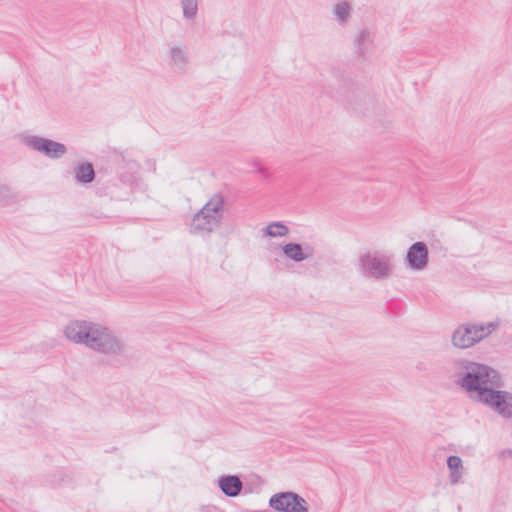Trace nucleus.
I'll return each instance as SVG.
<instances>
[{
	"instance_id": "obj_5",
	"label": "nucleus",
	"mask_w": 512,
	"mask_h": 512,
	"mask_svg": "<svg viewBox=\"0 0 512 512\" xmlns=\"http://www.w3.org/2000/svg\"><path fill=\"white\" fill-rule=\"evenodd\" d=\"M359 268L369 278L387 279L393 273L392 256L380 251H368L360 255Z\"/></svg>"
},
{
	"instance_id": "obj_2",
	"label": "nucleus",
	"mask_w": 512,
	"mask_h": 512,
	"mask_svg": "<svg viewBox=\"0 0 512 512\" xmlns=\"http://www.w3.org/2000/svg\"><path fill=\"white\" fill-rule=\"evenodd\" d=\"M459 366L462 371L458 373L457 383L473 401L479 402L493 388L502 386L500 375L488 365L462 360Z\"/></svg>"
},
{
	"instance_id": "obj_10",
	"label": "nucleus",
	"mask_w": 512,
	"mask_h": 512,
	"mask_svg": "<svg viewBox=\"0 0 512 512\" xmlns=\"http://www.w3.org/2000/svg\"><path fill=\"white\" fill-rule=\"evenodd\" d=\"M218 486L225 495L235 497L241 492L243 484L237 476H224L218 480Z\"/></svg>"
},
{
	"instance_id": "obj_6",
	"label": "nucleus",
	"mask_w": 512,
	"mask_h": 512,
	"mask_svg": "<svg viewBox=\"0 0 512 512\" xmlns=\"http://www.w3.org/2000/svg\"><path fill=\"white\" fill-rule=\"evenodd\" d=\"M479 403L486 405L503 418H512V393L493 388Z\"/></svg>"
},
{
	"instance_id": "obj_14",
	"label": "nucleus",
	"mask_w": 512,
	"mask_h": 512,
	"mask_svg": "<svg viewBox=\"0 0 512 512\" xmlns=\"http://www.w3.org/2000/svg\"><path fill=\"white\" fill-rule=\"evenodd\" d=\"M262 231L265 237L276 238L288 235L289 228L282 222H272L263 228Z\"/></svg>"
},
{
	"instance_id": "obj_15",
	"label": "nucleus",
	"mask_w": 512,
	"mask_h": 512,
	"mask_svg": "<svg viewBox=\"0 0 512 512\" xmlns=\"http://www.w3.org/2000/svg\"><path fill=\"white\" fill-rule=\"evenodd\" d=\"M373 39L368 31H361L355 40L358 53L364 56L370 49Z\"/></svg>"
},
{
	"instance_id": "obj_1",
	"label": "nucleus",
	"mask_w": 512,
	"mask_h": 512,
	"mask_svg": "<svg viewBox=\"0 0 512 512\" xmlns=\"http://www.w3.org/2000/svg\"><path fill=\"white\" fill-rule=\"evenodd\" d=\"M65 337L75 343L106 355L125 353L124 342L109 328L86 320H73L64 327Z\"/></svg>"
},
{
	"instance_id": "obj_12",
	"label": "nucleus",
	"mask_w": 512,
	"mask_h": 512,
	"mask_svg": "<svg viewBox=\"0 0 512 512\" xmlns=\"http://www.w3.org/2000/svg\"><path fill=\"white\" fill-rule=\"evenodd\" d=\"M171 64L179 71H184L188 64V56L186 51L179 47L173 46L169 51Z\"/></svg>"
},
{
	"instance_id": "obj_7",
	"label": "nucleus",
	"mask_w": 512,
	"mask_h": 512,
	"mask_svg": "<svg viewBox=\"0 0 512 512\" xmlns=\"http://www.w3.org/2000/svg\"><path fill=\"white\" fill-rule=\"evenodd\" d=\"M269 505L281 512H308L307 501L294 492L274 494L269 500Z\"/></svg>"
},
{
	"instance_id": "obj_18",
	"label": "nucleus",
	"mask_w": 512,
	"mask_h": 512,
	"mask_svg": "<svg viewBox=\"0 0 512 512\" xmlns=\"http://www.w3.org/2000/svg\"><path fill=\"white\" fill-rule=\"evenodd\" d=\"M349 13L350 6L347 2H341L335 6V15L339 21H346L347 18L349 17Z\"/></svg>"
},
{
	"instance_id": "obj_16",
	"label": "nucleus",
	"mask_w": 512,
	"mask_h": 512,
	"mask_svg": "<svg viewBox=\"0 0 512 512\" xmlns=\"http://www.w3.org/2000/svg\"><path fill=\"white\" fill-rule=\"evenodd\" d=\"M75 174L77 181L80 183H89L95 176L93 166L89 163L79 165L75 170Z\"/></svg>"
},
{
	"instance_id": "obj_20",
	"label": "nucleus",
	"mask_w": 512,
	"mask_h": 512,
	"mask_svg": "<svg viewBox=\"0 0 512 512\" xmlns=\"http://www.w3.org/2000/svg\"><path fill=\"white\" fill-rule=\"evenodd\" d=\"M200 512H220L216 507H202Z\"/></svg>"
},
{
	"instance_id": "obj_9",
	"label": "nucleus",
	"mask_w": 512,
	"mask_h": 512,
	"mask_svg": "<svg viewBox=\"0 0 512 512\" xmlns=\"http://www.w3.org/2000/svg\"><path fill=\"white\" fill-rule=\"evenodd\" d=\"M28 145L51 158H58L66 153L64 144L37 136L30 137Z\"/></svg>"
},
{
	"instance_id": "obj_11",
	"label": "nucleus",
	"mask_w": 512,
	"mask_h": 512,
	"mask_svg": "<svg viewBox=\"0 0 512 512\" xmlns=\"http://www.w3.org/2000/svg\"><path fill=\"white\" fill-rule=\"evenodd\" d=\"M283 253L287 258L294 260L295 262H301L312 256V250L306 248L307 252H304L302 246L297 243H289L283 246Z\"/></svg>"
},
{
	"instance_id": "obj_13",
	"label": "nucleus",
	"mask_w": 512,
	"mask_h": 512,
	"mask_svg": "<svg viewBox=\"0 0 512 512\" xmlns=\"http://www.w3.org/2000/svg\"><path fill=\"white\" fill-rule=\"evenodd\" d=\"M447 466L450 470L449 480L452 485L457 484L463 475L462 460L458 456H450L447 459Z\"/></svg>"
},
{
	"instance_id": "obj_19",
	"label": "nucleus",
	"mask_w": 512,
	"mask_h": 512,
	"mask_svg": "<svg viewBox=\"0 0 512 512\" xmlns=\"http://www.w3.org/2000/svg\"><path fill=\"white\" fill-rule=\"evenodd\" d=\"M14 197L13 190L9 186L0 183V202H9Z\"/></svg>"
},
{
	"instance_id": "obj_3",
	"label": "nucleus",
	"mask_w": 512,
	"mask_h": 512,
	"mask_svg": "<svg viewBox=\"0 0 512 512\" xmlns=\"http://www.w3.org/2000/svg\"><path fill=\"white\" fill-rule=\"evenodd\" d=\"M224 213V198L214 194L209 201L193 216L191 231L195 234L212 233L221 223Z\"/></svg>"
},
{
	"instance_id": "obj_8",
	"label": "nucleus",
	"mask_w": 512,
	"mask_h": 512,
	"mask_svg": "<svg viewBox=\"0 0 512 512\" xmlns=\"http://www.w3.org/2000/svg\"><path fill=\"white\" fill-rule=\"evenodd\" d=\"M429 261L428 247L424 242H416L412 244L406 254V266L414 271L424 270Z\"/></svg>"
},
{
	"instance_id": "obj_17",
	"label": "nucleus",
	"mask_w": 512,
	"mask_h": 512,
	"mask_svg": "<svg viewBox=\"0 0 512 512\" xmlns=\"http://www.w3.org/2000/svg\"><path fill=\"white\" fill-rule=\"evenodd\" d=\"M183 17L186 20H194L198 12V0H181Z\"/></svg>"
},
{
	"instance_id": "obj_4",
	"label": "nucleus",
	"mask_w": 512,
	"mask_h": 512,
	"mask_svg": "<svg viewBox=\"0 0 512 512\" xmlns=\"http://www.w3.org/2000/svg\"><path fill=\"white\" fill-rule=\"evenodd\" d=\"M498 328V323H465L459 325L451 335L454 347L468 349L488 337Z\"/></svg>"
}]
</instances>
